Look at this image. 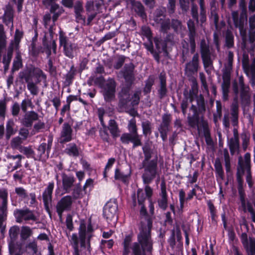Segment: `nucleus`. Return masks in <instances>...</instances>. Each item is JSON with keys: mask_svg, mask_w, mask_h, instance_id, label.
I'll return each instance as SVG.
<instances>
[{"mask_svg": "<svg viewBox=\"0 0 255 255\" xmlns=\"http://www.w3.org/2000/svg\"><path fill=\"white\" fill-rule=\"evenodd\" d=\"M139 211L140 224L137 242L132 243V237L127 235L123 243V255H146V253L151 254L153 251V240L151 236L152 220L148 214L144 204Z\"/></svg>", "mask_w": 255, "mask_h": 255, "instance_id": "obj_1", "label": "nucleus"}, {"mask_svg": "<svg viewBox=\"0 0 255 255\" xmlns=\"http://www.w3.org/2000/svg\"><path fill=\"white\" fill-rule=\"evenodd\" d=\"M93 232L94 229L90 220L87 226L85 223H81L79 228V238L76 233L72 234L70 237L69 234L66 233L70 244L73 249V255H80L79 240L81 248H85L87 247L88 250H90L91 239L93 236Z\"/></svg>", "mask_w": 255, "mask_h": 255, "instance_id": "obj_2", "label": "nucleus"}, {"mask_svg": "<svg viewBox=\"0 0 255 255\" xmlns=\"http://www.w3.org/2000/svg\"><path fill=\"white\" fill-rule=\"evenodd\" d=\"M20 79L24 80L27 83V89L33 96L37 95L39 92L37 84L42 82L45 86L47 85V76L39 68L31 66L19 74Z\"/></svg>", "mask_w": 255, "mask_h": 255, "instance_id": "obj_3", "label": "nucleus"}, {"mask_svg": "<svg viewBox=\"0 0 255 255\" xmlns=\"http://www.w3.org/2000/svg\"><path fill=\"white\" fill-rule=\"evenodd\" d=\"M144 159L141 162L143 173L141 177L144 181L150 182L155 176H159L160 170L158 166V159L156 157L151 159L152 151L149 145H145L142 147Z\"/></svg>", "mask_w": 255, "mask_h": 255, "instance_id": "obj_4", "label": "nucleus"}, {"mask_svg": "<svg viewBox=\"0 0 255 255\" xmlns=\"http://www.w3.org/2000/svg\"><path fill=\"white\" fill-rule=\"evenodd\" d=\"M129 132H125L122 134L120 141L124 144L132 143V148L142 145L141 136L138 134L136 121L134 119L130 120L128 126Z\"/></svg>", "mask_w": 255, "mask_h": 255, "instance_id": "obj_5", "label": "nucleus"}, {"mask_svg": "<svg viewBox=\"0 0 255 255\" xmlns=\"http://www.w3.org/2000/svg\"><path fill=\"white\" fill-rule=\"evenodd\" d=\"M239 88L242 105L243 106H248L251 100L250 88L248 85L245 84L244 77L242 76L239 77L238 83L235 81L233 84V90L236 95V97L237 98L239 93Z\"/></svg>", "mask_w": 255, "mask_h": 255, "instance_id": "obj_6", "label": "nucleus"}, {"mask_svg": "<svg viewBox=\"0 0 255 255\" xmlns=\"http://www.w3.org/2000/svg\"><path fill=\"white\" fill-rule=\"evenodd\" d=\"M239 7L241 10L240 17H239L238 11L236 10L233 11L231 14L235 27L239 28L241 31L243 30L245 22L247 21L248 18L246 0H240Z\"/></svg>", "mask_w": 255, "mask_h": 255, "instance_id": "obj_7", "label": "nucleus"}, {"mask_svg": "<svg viewBox=\"0 0 255 255\" xmlns=\"http://www.w3.org/2000/svg\"><path fill=\"white\" fill-rule=\"evenodd\" d=\"M59 39V45L63 48L64 54L70 59L73 58L78 50L77 44L72 42L70 38L62 32L60 33Z\"/></svg>", "mask_w": 255, "mask_h": 255, "instance_id": "obj_8", "label": "nucleus"}, {"mask_svg": "<svg viewBox=\"0 0 255 255\" xmlns=\"http://www.w3.org/2000/svg\"><path fill=\"white\" fill-rule=\"evenodd\" d=\"M200 52L204 68L207 73L210 72L213 68V61L212 57L213 53L211 51L209 45L205 40H202L200 43Z\"/></svg>", "mask_w": 255, "mask_h": 255, "instance_id": "obj_9", "label": "nucleus"}, {"mask_svg": "<svg viewBox=\"0 0 255 255\" xmlns=\"http://www.w3.org/2000/svg\"><path fill=\"white\" fill-rule=\"evenodd\" d=\"M13 215L16 222L20 224L28 223L30 221L36 222L37 220V217L34 211L28 208L15 209L13 212Z\"/></svg>", "mask_w": 255, "mask_h": 255, "instance_id": "obj_10", "label": "nucleus"}, {"mask_svg": "<svg viewBox=\"0 0 255 255\" xmlns=\"http://www.w3.org/2000/svg\"><path fill=\"white\" fill-rule=\"evenodd\" d=\"M73 202L72 196L66 195L62 197L57 203L56 212L60 221L62 220L63 212L71 210Z\"/></svg>", "mask_w": 255, "mask_h": 255, "instance_id": "obj_11", "label": "nucleus"}, {"mask_svg": "<svg viewBox=\"0 0 255 255\" xmlns=\"http://www.w3.org/2000/svg\"><path fill=\"white\" fill-rule=\"evenodd\" d=\"M53 142V137L49 136L47 143H42L37 148L35 152V160H43L47 159L49 157V152L51 149Z\"/></svg>", "mask_w": 255, "mask_h": 255, "instance_id": "obj_12", "label": "nucleus"}, {"mask_svg": "<svg viewBox=\"0 0 255 255\" xmlns=\"http://www.w3.org/2000/svg\"><path fill=\"white\" fill-rule=\"evenodd\" d=\"M118 204L116 200H110L105 205L103 209V216L107 222L117 219Z\"/></svg>", "mask_w": 255, "mask_h": 255, "instance_id": "obj_13", "label": "nucleus"}, {"mask_svg": "<svg viewBox=\"0 0 255 255\" xmlns=\"http://www.w3.org/2000/svg\"><path fill=\"white\" fill-rule=\"evenodd\" d=\"M116 83L114 79L109 78L103 87V96L106 102H111L115 96Z\"/></svg>", "mask_w": 255, "mask_h": 255, "instance_id": "obj_14", "label": "nucleus"}, {"mask_svg": "<svg viewBox=\"0 0 255 255\" xmlns=\"http://www.w3.org/2000/svg\"><path fill=\"white\" fill-rule=\"evenodd\" d=\"M54 187L53 181L48 183L47 187L45 189L42 193V199L44 203V208L46 211L51 214L50 207L51 206L52 201V193Z\"/></svg>", "mask_w": 255, "mask_h": 255, "instance_id": "obj_15", "label": "nucleus"}, {"mask_svg": "<svg viewBox=\"0 0 255 255\" xmlns=\"http://www.w3.org/2000/svg\"><path fill=\"white\" fill-rule=\"evenodd\" d=\"M8 193L6 190L0 191V228L7 214Z\"/></svg>", "mask_w": 255, "mask_h": 255, "instance_id": "obj_16", "label": "nucleus"}, {"mask_svg": "<svg viewBox=\"0 0 255 255\" xmlns=\"http://www.w3.org/2000/svg\"><path fill=\"white\" fill-rule=\"evenodd\" d=\"M52 51L54 54L57 52V44L56 41L52 38L48 40L46 34L42 39V46H41V53H45L46 54L47 58L50 57Z\"/></svg>", "mask_w": 255, "mask_h": 255, "instance_id": "obj_17", "label": "nucleus"}, {"mask_svg": "<svg viewBox=\"0 0 255 255\" xmlns=\"http://www.w3.org/2000/svg\"><path fill=\"white\" fill-rule=\"evenodd\" d=\"M3 10L4 13L1 16L2 22L6 26H10L11 29L13 27L14 13L13 6L9 2L3 8Z\"/></svg>", "mask_w": 255, "mask_h": 255, "instance_id": "obj_18", "label": "nucleus"}, {"mask_svg": "<svg viewBox=\"0 0 255 255\" xmlns=\"http://www.w3.org/2000/svg\"><path fill=\"white\" fill-rule=\"evenodd\" d=\"M49 11V13L53 14L52 22H53V24L49 28V32L50 36L52 37L55 22L57 20L59 17L64 12L65 10L62 6L54 2L50 6Z\"/></svg>", "mask_w": 255, "mask_h": 255, "instance_id": "obj_19", "label": "nucleus"}, {"mask_svg": "<svg viewBox=\"0 0 255 255\" xmlns=\"http://www.w3.org/2000/svg\"><path fill=\"white\" fill-rule=\"evenodd\" d=\"M188 27V36L191 48V53H194L196 49L195 38L197 35L195 23L193 19H190L187 23Z\"/></svg>", "mask_w": 255, "mask_h": 255, "instance_id": "obj_20", "label": "nucleus"}, {"mask_svg": "<svg viewBox=\"0 0 255 255\" xmlns=\"http://www.w3.org/2000/svg\"><path fill=\"white\" fill-rule=\"evenodd\" d=\"M199 67V56L195 53L192 60L185 65V73L187 76H191L197 73Z\"/></svg>", "mask_w": 255, "mask_h": 255, "instance_id": "obj_21", "label": "nucleus"}, {"mask_svg": "<svg viewBox=\"0 0 255 255\" xmlns=\"http://www.w3.org/2000/svg\"><path fill=\"white\" fill-rule=\"evenodd\" d=\"M73 139V129L68 123H64L62 125L60 132L59 141L61 144L71 141Z\"/></svg>", "mask_w": 255, "mask_h": 255, "instance_id": "obj_22", "label": "nucleus"}, {"mask_svg": "<svg viewBox=\"0 0 255 255\" xmlns=\"http://www.w3.org/2000/svg\"><path fill=\"white\" fill-rule=\"evenodd\" d=\"M243 68L244 72L246 74L248 77L251 78L253 84H255V58L252 59L251 63L249 62L248 57L247 59L245 58L242 62Z\"/></svg>", "mask_w": 255, "mask_h": 255, "instance_id": "obj_23", "label": "nucleus"}, {"mask_svg": "<svg viewBox=\"0 0 255 255\" xmlns=\"http://www.w3.org/2000/svg\"><path fill=\"white\" fill-rule=\"evenodd\" d=\"M134 66L132 63L126 64L123 69L120 71L125 80L126 82L130 86L134 80V74L133 70Z\"/></svg>", "mask_w": 255, "mask_h": 255, "instance_id": "obj_24", "label": "nucleus"}, {"mask_svg": "<svg viewBox=\"0 0 255 255\" xmlns=\"http://www.w3.org/2000/svg\"><path fill=\"white\" fill-rule=\"evenodd\" d=\"M131 169L128 167L126 171H122L120 168H116L115 170L114 178L116 180L128 184L131 175Z\"/></svg>", "mask_w": 255, "mask_h": 255, "instance_id": "obj_25", "label": "nucleus"}, {"mask_svg": "<svg viewBox=\"0 0 255 255\" xmlns=\"http://www.w3.org/2000/svg\"><path fill=\"white\" fill-rule=\"evenodd\" d=\"M38 114L34 111L25 112L21 120L22 124L26 128L32 127L34 122L38 120Z\"/></svg>", "mask_w": 255, "mask_h": 255, "instance_id": "obj_26", "label": "nucleus"}, {"mask_svg": "<svg viewBox=\"0 0 255 255\" xmlns=\"http://www.w3.org/2000/svg\"><path fill=\"white\" fill-rule=\"evenodd\" d=\"M245 173H246V181L250 188H252L254 182L252 181L251 172V154L247 152L244 155Z\"/></svg>", "mask_w": 255, "mask_h": 255, "instance_id": "obj_27", "label": "nucleus"}, {"mask_svg": "<svg viewBox=\"0 0 255 255\" xmlns=\"http://www.w3.org/2000/svg\"><path fill=\"white\" fill-rule=\"evenodd\" d=\"M245 173H246V181L250 188H252L254 182L252 181L251 172V154L247 152L244 155Z\"/></svg>", "mask_w": 255, "mask_h": 255, "instance_id": "obj_28", "label": "nucleus"}, {"mask_svg": "<svg viewBox=\"0 0 255 255\" xmlns=\"http://www.w3.org/2000/svg\"><path fill=\"white\" fill-rule=\"evenodd\" d=\"M161 198L157 201L158 206L162 210L165 211L168 207V196L164 184L161 185Z\"/></svg>", "mask_w": 255, "mask_h": 255, "instance_id": "obj_29", "label": "nucleus"}, {"mask_svg": "<svg viewBox=\"0 0 255 255\" xmlns=\"http://www.w3.org/2000/svg\"><path fill=\"white\" fill-rule=\"evenodd\" d=\"M160 85L158 89V97L160 99H162L164 98L167 93V89L166 87V80L165 73H161L159 75Z\"/></svg>", "mask_w": 255, "mask_h": 255, "instance_id": "obj_30", "label": "nucleus"}, {"mask_svg": "<svg viewBox=\"0 0 255 255\" xmlns=\"http://www.w3.org/2000/svg\"><path fill=\"white\" fill-rule=\"evenodd\" d=\"M5 138L8 140L10 137L14 135L17 131V126L15 125L13 119H9L5 126Z\"/></svg>", "mask_w": 255, "mask_h": 255, "instance_id": "obj_31", "label": "nucleus"}, {"mask_svg": "<svg viewBox=\"0 0 255 255\" xmlns=\"http://www.w3.org/2000/svg\"><path fill=\"white\" fill-rule=\"evenodd\" d=\"M75 179L73 175H68L66 174L62 175V185L63 190L66 193H69L71 190Z\"/></svg>", "mask_w": 255, "mask_h": 255, "instance_id": "obj_32", "label": "nucleus"}, {"mask_svg": "<svg viewBox=\"0 0 255 255\" xmlns=\"http://www.w3.org/2000/svg\"><path fill=\"white\" fill-rule=\"evenodd\" d=\"M132 9L141 18H145L146 15L144 11V7L141 3L135 0H130Z\"/></svg>", "mask_w": 255, "mask_h": 255, "instance_id": "obj_33", "label": "nucleus"}, {"mask_svg": "<svg viewBox=\"0 0 255 255\" xmlns=\"http://www.w3.org/2000/svg\"><path fill=\"white\" fill-rule=\"evenodd\" d=\"M223 82L222 84V91H229L231 80V73L230 69H225L223 73Z\"/></svg>", "mask_w": 255, "mask_h": 255, "instance_id": "obj_34", "label": "nucleus"}, {"mask_svg": "<svg viewBox=\"0 0 255 255\" xmlns=\"http://www.w3.org/2000/svg\"><path fill=\"white\" fill-rule=\"evenodd\" d=\"M107 128H108V130H109L114 138H116L120 136L121 131L117 123L115 120H110Z\"/></svg>", "mask_w": 255, "mask_h": 255, "instance_id": "obj_35", "label": "nucleus"}, {"mask_svg": "<svg viewBox=\"0 0 255 255\" xmlns=\"http://www.w3.org/2000/svg\"><path fill=\"white\" fill-rule=\"evenodd\" d=\"M121 97L120 99L119 106L122 108L126 109L128 107V104L130 100L129 89H124L122 91Z\"/></svg>", "mask_w": 255, "mask_h": 255, "instance_id": "obj_36", "label": "nucleus"}, {"mask_svg": "<svg viewBox=\"0 0 255 255\" xmlns=\"http://www.w3.org/2000/svg\"><path fill=\"white\" fill-rule=\"evenodd\" d=\"M153 41L157 50L159 52H167V43L166 40L161 37L156 36L153 38Z\"/></svg>", "mask_w": 255, "mask_h": 255, "instance_id": "obj_37", "label": "nucleus"}, {"mask_svg": "<svg viewBox=\"0 0 255 255\" xmlns=\"http://www.w3.org/2000/svg\"><path fill=\"white\" fill-rule=\"evenodd\" d=\"M65 153L69 156L77 157L79 155V151L77 145L74 143L68 144L65 149Z\"/></svg>", "mask_w": 255, "mask_h": 255, "instance_id": "obj_38", "label": "nucleus"}, {"mask_svg": "<svg viewBox=\"0 0 255 255\" xmlns=\"http://www.w3.org/2000/svg\"><path fill=\"white\" fill-rule=\"evenodd\" d=\"M214 167L216 177L217 178H220L221 180H223L224 178V172L222 163L219 158H217L215 160Z\"/></svg>", "mask_w": 255, "mask_h": 255, "instance_id": "obj_39", "label": "nucleus"}, {"mask_svg": "<svg viewBox=\"0 0 255 255\" xmlns=\"http://www.w3.org/2000/svg\"><path fill=\"white\" fill-rule=\"evenodd\" d=\"M244 160L239 159L237 168V180L239 184H242L243 182L242 176L245 174Z\"/></svg>", "mask_w": 255, "mask_h": 255, "instance_id": "obj_40", "label": "nucleus"}, {"mask_svg": "<svg viewBox=\"0 0 255 255\" xmlns=\"http://www.w3.org/2000/svg\"><path fill=\"white\" fill-rule=\"evenodd\" d=\"M241 204L244 212H246L247 210L251 214L252 221L255 223V211L252 204L250 202L246 203L244 199L242 200Z\"/></svg>", "mask_w": 255, "mask_h": 255, "instance_id": "obj_41", "label": "nucleus"}, {"mask_svg": "<svg viewBox=\"0 0 255 255\" xmlns=\"http://www.w3.org/2000/svg\"><path fill=\"white\" fill-rule=\"evenodd\" d=\"M76 74V69L74 65H72L69 71L67 73L65 76V83L68 85H71L74 79L75 76Z\"/></svg>", "mask_w": 255, "mask_h": 255, "instance_id": "obj_42", "label": "nucleus"}, {"mask_svg": "<svg viewBox=\"0 0 255 255\" xmlns=\"http://www.w3.org/2000/svg\"><path fill=\"white\" fill-rule=\"evenodd\" d=\"M196 100L198 112L202 114H204L206 111V106L203 96L202 94L197 96Z\"/></svg>", "mask_w": 255, "mask_h": 255, "instance_id": "obj_43", "label": "nucleus"}, {"mask_svg": "<svg viewBox=\"0 0 255 255\" xmlns=\"http://www.w3.org/2000/svg\"><path fill=\"white\" fill-rule=\"evenodd\" d=\"M202 127L206 142L208 145H211L213 143V140L211 137L210 132L208 127L207 123L205 122H203Z\"/></svg>", "mask_w": 255, "mask_h": 255, "instance_id": "obj_44", "label": "nucleus"}, {"mask_svg": "<svg viewBox=\"0 0 255 255\" xmlns=\"http://www.w3.org/2000/svg\"><path fill=\"white\" fill-rule=\"evenodd\" d=\"M159 177V176H155L152 180L150 182H145L144 181V180L142 177H141L142 182L144 185H145L144 187V192L145 194L146 195V196L147 197V198L149 200H151V197L153 194V189L149 186V184H150L152 182V181L154 180V179L157 177Z\"/></svg>", "mask_w": 255, "mask_h": 255, "instance_id": "obj_45", "label": "nucleus"}, {"mask_svg": "<svg viewBox=\"0 0 255 255\" xmlns=\"http://www.w3.org/2000/svg\"><path fill=\"white\" fill-rule=\"evenodd\" d=\"M189 126L194 128H197L199 130V116H190L187 117Z\"/></svg>", "mask_w": 255, "mask_h": 255, "instance_id": "obj_46", "label": "nucleus"}, {"mask_svg": "<svg viewBox=\"0 0 255 255\" xmlns=\"http://www.w3.org/2000/svg\"><path fill=\"white\" fill-rule=\"evenodd\" d=\"M32 229L28 226H22L20 234L21 240H26L32 235Z\"/></svg>", "mask_w": 255, "mask_h": 255, "instance_id": "obj_47", "label": "nucleus"}, {"mask_svg": "<svg viewBox=\"0 0 255 255\" xmlns=\"http://www.w3.org/2000/svg\"><path fill=\"white\" fill-rule=\"evenodd\" d=\"M22 67V61L21 54L18 52L13 62L12 70L17 71Z\"/></svg>", "mask_w": 255, "mask_h": 255, "instance_id": "obj_48", "label": "nucleus"}, {"mask_svg": "<svg viewBox=\"0 0 255 255\" xmlns=\"http://www.w3.org/2000/svg\"><path fill=\"white\" fill-rule=\"evenodd\" d=\"M231 153L234 154L239 148V139L231 138L229 141Z\"/></svg>", "mask_w": 255, "mask_h": 255, "instance_id": "obj_49", "label": "nucleus"}, {"mask_svg": "<svg viewBox=\"0 0 255 255\" xmlns=\"http://www.w3.org/2000/svg\"><path fill=\"white\" fill-rule=\"evenodd\" d=\"M225 45L228 48H231L234 46V37L230 31H227L225 36Z\"/></svg>", "mask_w": 255, "mask_h": 255, "instance_id": "obj_50", "label": "nucleus"}, {"mask_svg": "<svg viewBox=\"0 0 255 255\" xmlns=\"http://www.w3.org/2000/svg\"><path fill=\"white\" fill-rule=\"evenodd\" d=\"M71 196L73 201L74 200L81 199L82 198L83 195L82 193V189L80 183L77 184L76 186L74 188Z\"/></svg>", "mask_w": 255, "mask_h": 255, "instance_id": "obj_51", "label": "nucleus"}, {"mask_svg": "<svg viewBox=\"0 0 255 255\" xmlns=\"http://www.w3.org/2000/svg\"><path fill=\"white\" fill-rule=\"evenodd\" d=\"M23 202L29 206H33L36 203V194L32 192L27 194V196L22 200Z\"/></svg>", "mask_w": 255, "mask_h": 255, "instance_id": "obj_52", "label": "nucleus"}, {"mask_svg": "<svg viewBox=\"0 0 255 255\" xmlns=\"http://www.w3.org/2000/svg\"><path fill=\"white\" fill-rule=\"evenodd\" d=\"M156 23L161 25V31L163 33H167L170 28L171 21L169 18H164L160 22H157Z\"/></svg>", "mask_w": 255, "mask_h": 255, "instance_id": "obj_53", "label": "nucleus"}, {"mask_svg": "<svg viewBox=\"0 0 255 255\" xmlns=\"http://www.w3.org/2000/svg\"><path fill=\"white\" fill-rule=\"evenodd\" d=\"M99 135L104 142H110L111 139L110 134L108 132V128H101L99 129Z\"/></svg>", "mask_w": 255, "mask_h": 255, "instance_id": "obj_54", "label": "nucleus"}, {"mask_svg": "<svg viewBox=\"0 0 255 255\" xmlns=\"http://www.w3.org/2000/svg\"><path fill=\"white\" fill-rule=\"evenodd\" d=\"M248 255H255V239L251 238L249 243L245 246Z\"/></svg>", "mask_w": 255, "mask_h": 255, "instance_id": "obj_55", "label": "nucleus"}, {"mask_svg": "<svg viewBox=\"0 0 255 255\" xmlns=\"http://www.w3.org/2000/svg\"><path fill=\"white\" fill-rule=\"evenodd\" d=\"M216 104V112L214 114V121L215 123L217 122L218 119H220L222 116V106L220 101H217Z\"/></svg>", "mask_w": 255, "mask_h": 255, "instance_id": "obj_56", "label": "nucleus"}, {"mask_svg": "<svg viewBox=\"0 0 255 255\" xmlns=\"http://www.w3.org/2000/svg\"><path fill=\"white\" fill-rule=\"evenodd\" d=\"M12 56V51L8 50L7 54L3 57L2 63L4 64V70L8 69Z\"/></svg>", "mask_w": 255, "mask_h": 255, "instance_id": "obj_57", "label": "nucleus"}, {"mask_svg": "<svg viewBox=\"0 0 255 255\" xmlns=\"http://www.w3.org/2000/svg\"><path fill=\"white\" fill-rule=\"evenodd\" d=\"M6 35L4 31V26L0 24V46H6Z\"/></svg>", "mask_w": 255, "mask_h": 255, "instance_id": "obj_58", "label": "nucleus"}, {"mask_svg": "<svg viewBox=\"0 0 255 255\" xmlns=\"http://www.w3.org/2000/svg\"><path fill=\"white\" fill-rule=\"evenodd\" d=\"M170 27H171L173 29L174 31L175 32L178 33L182 29V23L180 20L178 19H173L171 21Z\"/></svg>", "mask_w": 255, "mask_h": 255, "instance_id": "obj_59", "label": "nucleus"}, {"mask_svg": "<svg viewBox=\"0 0 255 255\" xmlns=\"http://www.w3.org/2000/svg\"><path fill=\"white\" fill-rule=\"evenodd\" d=\"M142 132L144 135L146 136L151 132V123L148 121H146L142 123L141 124Z\"/></svg>", "mask_w": 255, "mask_h": 255, "instance_id": "obj_60", "label": "nucleus"}, {"mask_svg": "<svg viewBox=\"0 0 255 255\" xmlns=\"http://www.w3.org/2000/svg\"><path fill=\"white\" fill-rule=\"evenodd\" d=\"M19 228L17 226L11 227L9 230V235L11 241H14L18 236Z\"/></svg>", "mask_w": 255, "mask_h": 255, "instance_id": "obj_61", "label": "nucleus"}, {"mask_svg": "<svg viewBox=\"0 0 255 255\" xmlns=\"http://www.w3.org/2000/svg\"><path fill=\"white\" fill-rule=\"evenodd\" d=\"M249 40L251 45V47L248 49L249 52H254L255 48V30L250 31L249 35Z\"/></svg>", "mask_w": 255, "mask_h": 255, "instance_id": "obj_62", "label": "nucleus"}, {"mask_svg": "<svg viewBox=\"0 0 255 255\" xmlns=\"http://www.w3.org/2000/svg\"><path fill=\"white\" fill-rule=\"evenodd\" d=\"M21 152H23L27 158H32L35 160V151L30 146L23 147Z\"/></svg>", "mask_w": 255, "mask_h": 255, "instance_id": "obj_63", "label": "nucleus"}, {"mask_svg": "<svg viewBox=\"0 0 255 255\" xmlns=\"http://www.w3.org/2000/svg\"><path fill=\"white\" fill-rule=\"evenodd\" d=\"M15 192L21 201H22L28 194L27 190L22 187H16L15 188Z\"/></svg>", "mask_w": 255, "mask_h": 255, "instance_id": "obj_64", "label": "nucleus"}]
</instances>
